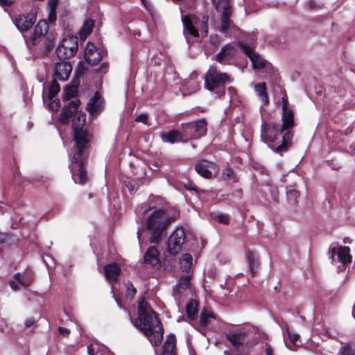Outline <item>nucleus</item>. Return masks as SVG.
<instances>
[{
  "instance_id": "nucleus-34",
  "label": "nucleus",
  "mask_w": 355,
  "mask_h": 355,
  "mask_svg": "<svg viewBox=\"0 0 355 355\" xmlns=\"http://www.w3.org/2000/svg\"><path fill=\"white\" fill-rule=\"evenodd\" d=\"M57 4H58V0H49L48 1L49 20L51 22H54L56 20Z\"/></svg>"
},
{
  "instance_id": "nucleus-36",
  "label": "nucleus",
  "mask_w": 355,
  "mask_h": 355,
  "mask_svg": "<svg viewBox=\"0 0 355 355\" xmlns=\"http://www.w3.org/2000/svg\"><path fill=\"white\" fill-rule=\"evenodd\" d=\"M184 86L189 88V93H193L199 89L200 82L194 78H190L185 82Z\"/></svg>"
},
{
  "instance_id": "nucleus-31",
  "label": "nucleus",
  "mask_w": 355,
  "mask_h": 355,
  "mask_svg": "<svg viewBox=\"0 0 355 355\" xmlns=\"http://www.w3.org/2000/svg\"><path fill=\"white\" fill-rule=\"evenodd\" d=\"M246 258L250 266V272L252 275H254L257 272V269L259 266V259L251 251L247 252Z\"/></svg>"
},
{
  "instance_id": "nucleus-22",
  "label": "nucleus",
  "mask_w": 355,
  "mask_h": 355,
  "mask_svg": "<svg viewBox=\"0 0 355 355\" xmlns=\"http://www.w3.org/2000/svg\"><path fill=\"white\" fill-rule=\"evenodd\" d=\"M235 49L230 45L223 46L220 51L216 55V60L224 63L229 61L234 55Z\"/></svg>"
},
{
  "instance_id": "nucleus-40",
  "label": "nucleus",
  "mask_w": 355,
  "mask_h": 355,
  "mask_svg": "<svg viewBox=\"0 0 355 355\" xmlns=\"http://www.w3.org/2000/svg\"><path fill=\"white\" fill-rule=\"evenodd\" d=\"M136 293V288L131 282L127 284L126 297L132 299Z\"/></svg>"
},
{
  "instance_id": "nucleus-19",
  "label": "nucleus",
  "mask_w": 355,
  "mask_h": 355,
  "mask_svg": "<svg viewBox=\"0 0 355 355\" xmlns=\"http://www.w3.org/2000/svg\"><path fill=\"white\" fill-rule=\"evenodd\" d=\"M239 46L243 51L250 58L254 69H262L266 65V61L259 55L253 52L252 49L247 44L239 43Z\"/></svg>"
},
{
  "instance_id": "nucleus-52",
  "label": "nucleus",
  "mask_w": 355,
  "mask_h": 355,
  "mask_svg": "<svg viewBox=\"0 0 355 355\" xmlns=\"http://www.w3.org/2000/svg\"><path fill=\"white\" fill-rule=\"evenodd\" d=\"M9 285L14 291H17L18 289L17 284L14 281H10Z\"/></svg>"
},
{
  "instance_id": "nucleus-35",
  "label": "nucleus",
  "mask_w": 355,
  "mask_h": 355,
  "mask_svg": "<svg viewBox=\"0 0 355 355\" xmlns=\"http://www.w3.org/2000/svg\"><path fill=\"white\" fill-rule=\"evenodd\" d=\"M186 311L187 316L191 320H194L197 313V302L195 300H191L187 304Z\"/></svg>"
},
{
  "instance_id": "nucleus-2",
  "label": "nucleus",
  "mask_w": 355,
  "mask_h": 355,
  "mask_svg": "<svg viewBox=\"0 0 355 355\" xmlns=\"http://www.w3.org/2000/svg\"><path fill=\"white\" fill-rule=\"evenodd\" d=\"M138 314L139 317L135 321L136 327L146 336H153L155 345L159 346L163 338V327L157 315L144 299L139 302Z\"/></svg>"
},
{
  "instance_id": "nucleus-48",
  "label": "nucleus",
  "mask_w": 355,
  "mask_h": 355,
  "mask_svg": "<svg viewBox=\"0 0 355 355\" xmlns=\"http://www.w3.org/2000/svg\"><path fill=\"white\" fill-rule=\"evenodd\" d=\"M136 121L147 124L148 116L145 114H140L136 118Z\"/></svg>"
},
{
  "instance_id": "nucleus-50",
  "label": "nucleus",
  "mask_w": 355,
  "mask_h": 355,
  "mask_svg": "<svg viewBox=\"0 0 355 355\" xmlns=\"http://www.w3.org/2000/svg\"><path fill=\"white\" fill-rule=\"evenodd\" d=\"M59 333L64 336L69 334V330L64 327H59Z\"/></svg>"
},
{
  "instance_id": "nucleus-29",
  "label": "nucleus",
  "mask_w": 355,
  "mask_h": 355,
  "mask_svg": "<svg viewBox=\"0 0 355 355\" xmlns=\"http://www.w3.org/2000/svg\"><path fill=\"white\" fill-rule=\"evenodd\" d=\"M94 21L91 19H86L79 32L81 40H85L87 37L92 32Z\"/></svg>"
},
{
  "instance_id": "nucleus-32",
  "label": "nucleus",
  "mask_w": 355,
  "mask_h": 355,
  "mask_svg": "<svg viewBox=\"0 0 355 355\" xmlns=\"http://www.w3.org/2000/svg\"><path fill=\"white\" fill-rule=\"evenodd\" d=\"M213 319H215L214 313L205 309L200 313V324L206 327Z\"/></svg>"
},
{
  "instance_id": "nucleus-10",
  "label": "nucleus",
  "mask_w": 355,
  "mask_h": 355,
  "mask_svg": "<svg viewBox=\"0 0 355 355\" xmlns=\"http://www.w3.org/2000/svg\"><path fill=\"white\" fill-rule=\"evenodd\" d=\"M185 241L184 231L182 227L175 229L168 239V250L170 254L175 255L182 249Z\"/></svg>"
},
{
  "instance_id": "nucleus-58",
  "label": "nucleus",
  "mask_w": 355,
  "mask_h": 355,
  "mask_svg": "<svg viewBox=\"0 0 355 355\" xmlns=\"http://www.w3.org/2000/svg\"><path fill=\"white\" fill-rule=\"evenodd\" d=\"M294 193L295 196H297V191H290V193Z\"/></svg>"
},
{
  "instance_id": "nucleus-12",
  "label": "nucleus",
  "mask_w": 355,
  "mask_h": 355,
  "mask_svg": "<svg viewBox=\"0 0 355 355\" xmlns=\"http://www.w3.org/2000/svg\"><path fill=\"white\" fill-rule=\"evenodd\" d=\"M282 126L280 133L290 130L289 129L294 126V113L292 110L288 108L287 100L285 98H282Z\"/></svg>"
},
{
  "instance_id": "nucleus-53",
  "label": "nucleus",
  "mask_w": 355,
  "mask_h": 355,
  "mask_svg": "<svg viewBox=\"0 0 355 355\" xmlns=\"http://www.w3.org/2000/svg\"><path fill=\"white\" fill-rule=\"evenodd\" d=\"M33 323H34L33 320H32V319H28V320H26V322H25V326H26V327H31V326L33 324Z\"/></svg>"
},
{
  "instance_id": "nucleus-18",
  "label": "nucleus",
  "mask_w": 355,
  "mask_h": 355,
  "mask_svg": "<svg viewBox=\"0 0 355 355\" xmlns=\"http://www.w3.org/2000/svg\"><path fill=\"white\" fill-rule=\"evenodd\" d=\"M72 67L69 62L62 61L56 63L54 69V78L61 81L67 80L71 72Z\"/></svg>"
},
{
  "instance_id": "nucleus-54",
  "label": "nucleus",
  "mask_w": 355,
  "mask_h": 355,
  "mask_svg": "<svg viewBox=\"0 0 355 355\" xmlns=\"http://www.w3.org/2000/svg\"><path fill=\"white\" fill-rule=\"evenodd\" d=\"M11 4V2L8 0H0V5L3 6H8Z\"/></svg>"
},
{
  "instance_id": "nucleus-3",
  "label": "nucleus",
  "mask_w": 355,
  "mask_h": 355,
  "mask_svg": "<svg viewBox=\"0 0 355 355\" xmlns=\"http://www.w3.org/2000/svg\"><path fill=\"white\" fill-rule=\"evenodd\" d=\"M277 127L273 123H263L261 128V140L276 153H282L291 144L293 133L291 130L279 133Z\"/></svg>"
},
{
  "instance_id": "nucleus-39",
  "label": "nucleus",
  "mask_w": 355,
  "mask_h": 355,
  "mask_svg": "<svg viewBox=\"0 0 355 355\" xmlns=\"http://www.w3.org/2000/svg\"><path fill=\"white\" fill-rule=\"evenodd\" d=\"M286 331H287V333H288V335L291 342L293 344L296 345L297 342L300 338V335L297 333H295V332L291 331L288 327H286Z\"/></svg>"
},
{
  "instance_id": "nucleus-47",
  "label": "nucleus",
  "mask_w": 355,
  "mask_h": 355,
  "mask_svg": "<svg viewBox=\"0 0 355 355\" xmlns=\"http://www.w3.org/2000/svg\"><path fill=\"white\" fill-rule=\"evenodd\" d=\"M46 40H48V43L46 44V49L48 50H51V49H52V48L54 47V46L55 44V42L54 41V38L53 37L51 38V36L49 35L47 37Z\"/></svg>"
},
{
  "instance_id": "nucleus-44",
  "label": "nucleus",
  "mask_w": 355,
  "mask_h": 355,
  "mask_svg": "<svg viewBox=\"0 0 355 355\" xmlns=\"http://www.w3.org/2000/svg\"><path fill=\"white\" fill-rule=\"evenodd\" d=\"M215 218L220 223L223 224H228L229 223V216L227 214H218L216 216Z\"/></svg>"
},
{
  "instance_id": "nucleus-23",
  "label": "nucleus",
  "mask_w": 355,
  "mask_h": 355,
  "mask_svg": "<svg viewBox=\"0 0 355 355\" xmlns=\"http://www.w3.org/2000/svg\"><path fill=\"white\" fill-rule=\"evenodd\" d=\"M104 272L106 279L110 282H112L117 279L121 272V268L116 263H112L104 267Z\"/></svg>"
},
{
  "instance_id": "nucleus-46",
  "label": "nucleus",
  "mask_w": 355,
  "mask_h": 355,
  "mask_svg": "<svg viewBox=\"0 0 355 355\" xmlns=\"http://www.w3.org/2000/svg\"><path fill=\"white\" fill-rule=\"evenodd\" d=\"M109 64L107 62H103L101 64L98 69V72L101 73H105L108 70Z\"/></svg>"
},
{
  "instance_id": "nucleus-37",
  "label": "nucleus",
  "mask_w": 355,
  "mask_h": 355,
  "mask_svg": "<svg viewBox=\"0 0 355 355\" xmlns=\"http://www.w3.org/2000/svg\"><path fill=\"white\" fill-rule=\"evenodd\" d=\"M341 355H355V345L347 344L340 348Z\"/></svg>"
},
{
  "instance_id": "nucleus-17",
  "label": "nucleus",
  "mask_w": 355,
  "mask_h": 355,
  "mask_svg": "<svg viewBox=\"0 0 355 355\" xmlns=\"http://www.w3.org/2000/svg\"><path fill=\"white\" fill-rule=\"evenodd\" d=\"M49 25L45 20L39 21L34 26L30 40L33 45L37 44L47 33Z\"/></svg>"
},
{
  "instance_id": "nucleus-15",
  "label": "nucleus",
  "mask_w": 355,
  "mask_h": 355,
  "mask_svg": "<svg viewBox=\"0 0 355 355\" xmlns=\"http://www.w3.org/2000/svg\"><path fill=\"white\" fill-rule=\"evenodd\" d=\"M196 171L205 178H211L213 172L217 171V167L214 163L207 161H199L195 166Z\"/></svg>"
},
{
  "instance_id": "nucleus-45",
  "label": "nucleus",
  "mask_w": 355,
  "mask_h": 355,
  "mask_svg": "<svg viewBox=\"0 0 355 355\" xmlns=\"http://www.w3.org/2000/svg\"><path fill=\"white\" fill-rule=\"evenodd\" d=\"M207 275L210 278H214L216 275V268L214 266H211L207 270Z\"/></svg>"
},
{
  "instance_id": "nucleus-30",
  "label": "nucleus",
  "mask_w": 355,
  "mask_h": 355,
  "mask_svg": "<svg viewBox=\"0 0 355 355\" xmlns=\"http://www.w3.org/2000/svg\"><path fill=\"white\" fill-rule=\"evenodd\" d=\"M254 89L258 96L261 98L263 105H267L269 103V101L266 93V83H259L255 85Z\"/></svg>"
},
{
  "instance_id": "nucleus-56",
  "label": "nucleus",
  "mask_w": 355,
  "mask_h": 355,
  "mask_svg": "<svg viewBox=\"0 0 355 355\" xmlns=\"http://www.w3.org/2000/svg\"><path fill=\"white\" fill-rule=\"evenodd\" d=\"M265 352H266V355H272V349L270 347L266 348Z\"/></svg>"
},
{
  "instance_id": "nucleus-57",
  "label": "nucleus",
  "mask_w": 355,
  "mask_h": 355,
  "mask_svg": "<svg viewBox=\"0 0 355 355\" xmlns=\"http://www.w3.org/2000/svg\"><path fill=\"white\" fill-rule=\"evenodd\" d=\"M137 237H138L139 241H140L141 233H140V230H138V231H137Z\"/></svg>"
},
{
  "instance_id": "nucleus-1",
  "label": "nucleus",
  "mask_w": 355,
  "mask_h": 355,
  "mask_svg": "<svg viewBox=\"0 0 355 355\" xmlns=\"http://www.w3.org/2000/svg\"><path fill=\"white\" fill-rule=\"evenodd\" d=\"M80 102L76 99L71 101L65 105L60 114L59 120L62 123H66L69 118L73 116L72 128H73V138L77 151L74 155L71 164L69 166L72 178L76 183L84 184L87 181V173L83 168V150L88 146L89 135L82 129L86 122V114L83 112H76Z\"/></svg>"
},
{
  "instance_id": "nucleus-25",
  "label": "nucleus",
  "mask_w": 355,
  "mask_h": 355,
  "mask_svg": "<svg viewBox=\"0 0 355 355\" xmlns=\"http://www.w3.org/2000/svg\"><path fill=\"white\" fill-rule=\"evenodd\" d=\"M180 269L182 272H186L187 275H191L190 272L193 266V257L189 254L186 253L182 255L179 261Z\"/></svg>"
},
{
  "instance_id": "nucleus-26",
  "label": "nucleus",
  "mask_w": 355,
  "mask_h": 355,
  "mask_svg": "<svg viewBox=\"0 0 355 355\" xmlns=\"http://www.w3.org/2000/svg\"><path fill=\"white\" fill-rule=\"evenodd\" d=\"M175 336L174 335H169L163 346L162 355H177L175 349Z\"/></svg>"
},
{
  "instance_id": "nucleus-5",
  "label": "nucleus",
  "mask_w": 355,
  "mask_h": 355,
  "mask_svg": "<svg viewBox=\"0 0 355 355\" xmlns=\"http://www.w3.org/2000/svg\"><path fill=\"white\" fill-rule=\"evenodd\" d=\"M230 77L226 73L219 72L216 66H211L205 76V87L211 92L216 91L218 96L224 94V87L230 83Z\"/></svg>"
},
{
  "instance_id": "nucleus-60",
  "label": "nucleus",
  "mask_w": 355,
  "mask_h": 355,
  "mask_svg": "<svg viewBox=\"0 0 355 355\" xmlns=\"http://www.w3.org/2000/svg\"><path fill=\"white\" fill-rule=\"evenodd\" d=\"M353 151L355 153V147L353 148Z\"/></svg>"
},
{
  "instance_id": "nucleus-9",
  "label": "nucleus",
  "mask_w": 355,
  "mask_h": 355,
  "mask_svg": "<svg viewBox=\"0 0 355 355\" xmlns=\"http://www.w3.org/2000/svg\"><path fill=\"white\" fill-rule=\"evenodd\" d=\"M329 254L332 263L340 262L343 265H346L352 261L349 247L339 245H331Z\"/></svg>"
},
{
  "instance_id": "nucleus-28",
  "label": "nucleus",
  "mask_w": 355,
  "mask_h": 355,
  "mask_svg": "<svg viewBox=\"0 0 355 355\" xmlns=\"http://www.w3.org/2000/svg\"><path fill=\"white\" fill-rule=\"evenodd\" d=\"M161 137L163 141L169 142L171 144L182 141V134L178 130H171L162 133Z\"/></svg>"
},
{
  "instance_id": "nucleus-59",
  "label": "nucleus",
  "mask_w": 355,
  "mask_h": 355,
  "mask_svg": "<svg viewBox=\"0 0 355 355\" xmlns=\"http://www.w3.org/2000/svg\"><path fill=\"white\" fill-rule=\"evenodd\" d=\"M148 210H149V209H145V210L144 211V214H146V213L148 211Z\"/></svg>"
},
{
  "instance_id": "nucleus-41",
  "label": "nucleus",
  "mask_w": 355,
  "mask_h": 355,
  "mask_svg": "<svg viewBox=\"0 0 355 355\" xmlns=\"http://www.w3.org/2000/svg\"><path fill=\"white\" fill-rule=\"evenodd\" d=\"M267 189L269 191L272 200L275 202H278V189H277V188L276 187L270 185V186L267 187Z\"/></svg>"
},
{
  "instance_id": "nucleus-38",
  "label": "nucleus",
  "mask_w": 355,
  "mask_h": 355,
  "mask_svg": "<svg viewBox=\"0 0 355 355\" xmlns=\"http://www.w3.org/2000/svg\"><path fill=\"white\" fill-rule=\"evenodd\" d=\"M55 78L52 81L49 88V96L51 98L54 97L60 90V85L56 81Z\"/></svg>"
},
{
  "instance_id": "nucleus-33",
  "label": "nucleus",
  "mask_w": 355,
  "mask_h": 355,
  "mask_svg": "<svg viewBox=\"0 0 355 355\" xmlns=\"http://www.w3.org/2000/svg\"><path fill=\"white\" fill-rule=\"evenodd\" d=\"M217 12L223 11L225 10L232 9L230 0H211Z\"/></svg>"
},
{
  "instance_id": "nucleus-13",
  "label": "nucleus",
  "mask_w": 355,
  "mask_h": 355,
  "mask_svg": "<svg viewBox=\"0 0 355 355\" xmlns=\"http://www.w3.org/2000/svg\"><path fill=\"white\" fill-rule=\"evenodd\" d=\"M87 110L92 115L99 114L105 108V100L102 95L96 92L87 104Z\"/></svg>"
},
{
  "instance_id": "nucleus-43",
  "label": "nucleus",
  "mask_w": 355,
  "mask_h": 355,
  "mask_svg": "<svg viewBox=\"0 0 355 355\" xmlns=\"http://www.w3.org/2000/svg\"><path fill=\"white\" fill-rule=\"evenodd\" d=\"M76 93V88L73 86L67 87L64 90V94L67 98H69L73 97Z\"/></svg>"
},
{
  "instance_id": "nucleus-4",
  "label": "nucleus",
  "mask_w": 355,
  "mask_h": 355,
  "mask_svg": "<svg viewBox=\"0 0 355 355\" xmlns=\"http://www.w3.org/2000/svg\"><path fill=\"white\" fill-rule=\"evenodd\" d=\"M175 220V218L166 216L162 209L153 211L148 218L146 228L152 232L150 241L157 243L166 226Z\"/></svg>"
},
{
  "instance_id": "nucleus-24",
  "label": "nucleus",
  "mask_w": 355,
  "mask_h": 355,
  "mask_svg": "<svg viewBox=\"0 0 355 355\" xmlns=\"http://www.w3.org/2000/svg\"><path fill=\"white\" fill-rule=\"evenodd\" d=\"M144 261L153 267H159L161 262L159 259V253L155 247L149 248L144 255Z\"/></svg>"
},
{
  "instance_id": "nucleus-42",
  "label": "nucleus",
  "mask_w": 355,
  "mask_h": 355,
  "mask_svg": "<svg viewBox=\"0 0 355 355\" xmlns=\"http://www.w3.org/2000/svg\"><path fill=\"white\" fill-rule=\"evenodd\" d=\"M60 106V100L58 98H55L54 100H52V101L49 105V108L52 111H58L59 107Z\"/></svg>"
},
{
  "instance_id": "nucleus-8",
  "label": "nucleus",
  "mask_w": 355,
  "mask_h": 355,
  "mask_svg": "<svg viewBox=\"0 0 355 355\" xmlns=\"http://www.w3.org/2000/svg\"><path fill=\"white\" fill-rule=\"evenodd\" d=\"M207 123L204 119H200L183 126V135L187 139H198L204 136L207 132Z\"/></svg>"
},
{
  "instance_id": "nucleus-14",
  "label": "nucleus",
  "mask_w": 355,
  "mask_h": 355,
  "mask_svg": "<svg viewBox=\"0 0 355 355\" xmlns=\"http://www.w3.org/2000/svg\"><path fill=\"white\" fill-rule=\"evenodd\" d=\"M104 56V52L96 48L92 43L88 42L85 51V58L89 64H96Z\"/></svg>"
},
{
  "instance_id": "nucleus-11",
  "label": "nucleus",
  "mask_w": 355,
  "mask_h": 355,
  "mask_svg": "<svg viewBox=\"0 0 355 355\" xmlns=\"http://www.w3.org/2000/svg\"><path fill=\"white\" fill-rule=\"evenodd\" d=\"M192 275H182L175 288H173V297L175 300L180 301L182 297L186 296L191 291V280Z\"/></svg>"
},
{
  "instance_id": "nucleus-6",
  "label": "nucleus",
  "mask_w": 355,
  "mask_h": 355,
  "mask_svg": "<svg viewBox=\"0 0 355 355\" xmlns=\"http://www.w3.org/2000/svg\"><path fill=\"white\" fill-rule=\"evenodd\" d=\"M182 21L184 26V33L189 34L193 37H198L199 36L198 31L196 26L199 28L205 36H207L209 32V16L202 15L201 16H189L184 15L182 17Z\"/></svg>"
},
{
  "instance_id": "nucleus-27",
  "label": "nucleus",
  "mask_w": 355,
  "mask_h": 355,
  "mask_svg": "<svg viewBox=\"0 0 355 355\" xmlns=\"http://www.w3.org/2000/svg\"><path fill=\"white\" fill-rule=\"evenodd\" d=\"M15 279L23 286L27 287L31 285L33 279V274L31 270H26L22 274L17 272L15 275Z\"/></svg>"
},
{
  "instance_id": "nucleus-49",
  "label": "nucleus",
  "mask_w": 355,
  "mask_h": 355,
  "mask_svg": "<svg viewBox=\"0 0 355 355\" xmlns=\"http://www.w3.org/2000/svg\"><path fill=\"white\" fill-rule=\"evenodd\" d=\"M233 174V171L231 168H225L223 170V175L225 176L227 178H230V177Z\"/></svg>"
},
{
  "instance_id": "nucleus-16",
  "label": "nucleus",
  "mask_w": 355,
  "mask_h": 355,
  "mask_svg": "<svg viewBox=\"0 0 355 355\" xmlns=\"http://www.w3.org/2000/svg\"><path fill=\"white\" fill-rule=\"evenodd\" d=\"M36 20L35 16L33 14H27L17 16L13 21L16 27L21 32L28 31Z\"/></svg>"
},
{
  "instance_id": "nucleus-20",
  "label": "nucleus",
  "mask_w": 355,
  "mask_h": 355,
  "mask_svg": "<svg viewBox=\"0 0 355 355\" xmlns=\"http://www.w3.org/2000/svg\"><path fill=\"white\" fill-rule=\"evenodd\" d=\"M220 13V32L227 33L228 30L234 27V24L230 19L233 10L229 9L219 12Z\"/></svg>"
},
{
  "instance_id": "nucleus-7",
  "label": "nucleus",
  "mask_w": 355,
  "mask_h": 355,
  "mask_svg": "<svg viewBox=\"0 0 355 355\" xmlns=\"http://www.w3.org/2000/svg\"><path fill=\"white\" fill-rule=\"evenodd\" d=\"M78 46V37L73 35H68L62 40L61 44L57 47L55 53L60 60L69 59L76 53Z\"/></svg>"
},
{
  "instance_id": "nucleus-21",
  "label": "nucleus",
  "mask_w": 355,
  "mask_h": 355,
  "mask_svg": "<svg viewBox=\"0 0 355 355\" xmlns=\"http://www.w3.org/2000/svg\"><path fill=\"white\" fill-rule=\"evenodd\" d=\"M246 334L241 331H232L226 334V338L235 348L241 347L245 340Z\"/></svg>"
},
{
  "instance_id": "nucleus-55",
  "label": "nucleus",
  "mask_w": 355,
  "mask_h": 355,
  "mask_svg": "<svg viewBox=\"0 0 355 355\" xmlns=\"http://www.w3.org/2000/svg\"><path fill=\"white\" fill-rule=\"evenodd\" d=\"M87 352L89 355H94V349L92 345L87 347Z\"/></svg>"
},
{
  "instance_id": "nucleus-51",
  "label": "nucleus",
  "mask_w": 355,
  "mask_h": 355,
  "mask_svg": "<svg viewBox=\"0 0 355 355\" xmlns=\"http://www.w3.org/2000/svg\"><path fill=\"white\" fill-rule=\"evenodd\" d=\"M8 236H9L8 234H2L1 232H0V242L1 243L6 242V237H8Z\"/></svg>"
}]
</instances>
